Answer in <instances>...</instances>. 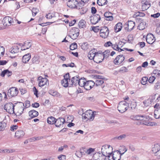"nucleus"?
I'll use <instances>...</instances> for the list:
<instances>
[{"instance_id": "obj_1", "label": "nucleus", "mask_w": 160, "mask_h": 160, "mask_svg": "<svg viewBox=\"0 0 160 160\" xmlns=\"http://www.w3.org/2000/svg\"><path fill=\"white\" fill-rule=\"evenodd\" d=\"M96 112H93L91 110H87L84 113H83L82 115V117L83 120H85L86 121L89 120L92 121L94 118Z\"/></svg>"}, {"instance_id": "obj_2", "label": "nucleus", "mask_w": 160, "mask_h": 160, "mask_svg": "<svg viewBox=\"0 0 160 160\" xmlns=\"http://www.w3.org/2000/svg\"><path fill=\"white\" fill-rule=\"evenodd\" d=\"M128 108L129 103L124 100L120 102L118 106V111L121 113L125 112Z\"/></svg>"}, {"instance_id": "obj_3", "label": "nucleus", "mask_w": 160, "mask_h": 160, "mask_svg": "<svg viewBox=\"0 0 160 160\" xmlns=\"http://www.w3.org/2000/svg\"><path fill=\"white\" fill-rule=\"evenodd\" d=\"M79 30L78 28L73 27L70 30L68 36L72 39H76L79 35Z\"/></svg>"}, {"instance_id": "obj_4", "label": "nucleus", "mask_w": 160, "mask_h": 160, "mask_svg": "<svg viewBox=\"0 0 160 160\" xmlns=\"http://www.w3.org/2000/svg\"><path fill=\"white\" fill-rule=\"evenodd\" d=\"M13 104L11 102H9L6 104L4 107V109L7 112L10 114L14 113V107Z\"/></svg>"}, {"instance_id": "obj_5", "label": "nucleus", "mask_w": 160, "mask_h": 160, "mask_svg": "<svg viewBox=\"0 0 160 160\" xmlns=\"http://www.w3.org/2000/svg\"><path fill=\"white\" fill-rule=\"evenodd\" d=\"M109 31L107 27L104 26L100 30V36L103 38H107L108 36Z\"/></svg>"}, {"instance_id": "obj_6", "label": "nucleus", "mask_w": 160, "mask_h": 160, "mask_svg": "<svg viewBox=\"0 0 160 160\" xmlns=\"http://www.w3.org/2000/svg\"><path fill=\"white\" fill-rule=\"evenodd\" d=\"M135 26L134 22L132 21H128L127 23L124 25V29L127 32H130L133 30Z\"/></svg>"}, {"instance_id": "obj_7", "label": "nucleus", "mask_w": 160, "mask_h": 160, "mask_svg": "<svg viewBox=\"0 0 160 160\" xmlns=\"http://www.w3.org/2000/svg\"><path fill=\"white\" fill-rule=\"evenodd\" d=\"M124 59L125 57L123 55H118L114 60L113 63L116 65H120L123 62Z\"/></svg>"}, {"instance_id": "obj_8", "label": "nucleus", "mask_w": 160, "mask_h": 160, "mask_svg": "<svg viewBox=\"0 0 160 160\" xmlns=\"http://www.w3.org/2000/svg\"><path fill=\"white\" fill-rule=\"evenodd\" d=\"M78 4V0H68L67 2V6L71 8H77Z\"/></svg>"}, {"instance_id": "obj_9", "label": "nucleus", "mask_w": 160, "mask_h": 160, "mask_svg": "<svg viewBox=\"0 0 160 160\" xmlns=\"http://www.w3.org/2000/svg\"><path fill=\"white\" fill-rule=\"evenodd\" d=\"M18 93V91L17 88L12 87L8 90V95L9 96L13 97L17 96Z\"/></svg>"}, {"instance_id": "obj_10", "label": "nucleus", "mask_w": 160, "mask_h": 160, "mask_svg": "<svg viewBox=\"0 0 160 160\" xmlns=\"http://www.w3.org/2000/svg\"><path fill=\"white\" fill-rule=\"evenodd\" d=\"M95 85V82L92 80H87L84 88L86 90H89L91 89Z\"/></svg>"}, {"instance_id": "obj_11", "label": "nucleus", "mask_w": 160, "mask_h": 160, "mask_svg": "<svg viewBox=\"0 0 160 160\" xmlns=\"http://www.w3.org/2000/svg\"><path fill=\"white\" fill-rule=\"evenodd\" d=\"M105 154L100 153H96L93 156L94 160H105Z\"/></svg>"}, {"instance_id": "obj_12", "label": "nucleus", "mask_w": 160, "mask_h": 160, "mask_svg": "<svg viewBox=\"0 0 160 160\" xmlns=\"http://www.w3.org/2000/svg\"><path fill=\"white\" fill-rule=\"evenodd\" d=\"M146 40L147 42L149 44H152L155 41V38L153 35L149 33L148 34L146 37Z\"/></svg>"}, {"instance_id": "obj_13", "label": "nucleus", "mask_w": 160, "mask_h": 160, "mask_svg": "<svg viewBox=\"0 0 160 160\" xmlns=\"http://www.w3.org/2000/svg\"><path fill=\"white\" fill-rule=\"evenodd\" d=\"M2 22H3L4 25L6 26H9L13 22V19L11 17L7 16L3 18Z\"/></svg>"}, {"instance_id": "obj_14", "label": "nucleus", "mask_w": 160, "mask_h": 160, "mask_svg": "<svg viewBox=\"0 0 160 160\" xmlns=\"http://www.w3.org/2000/svg\"><path fill=\"white\" fill-rule=\"evenodd\" d=\"M65 119L62 118H59L55 120V125L57 127H60L65 123Z\"/></svg>"}, {"instance_id": "obj_15", "label": "nucleus", "mask_w": 160, "mask_h": 160, "mask_svg": "<svg viewBox=\"0 0 160 160\" xmlns=\"http://www.w3.org/2000/svg\"><path fill=\"white\" fill-rule=\"evenodd\" d=\"M103 59L104 58L103 57L102 54L101 53H98L97 52V53H96V54L95 57H94L93 61L94 62L97 63H99L102 62L103 61Z\"/></svg>"}, {"instance_id": "obj_16", "label": "nucleus", "mask_w": 160, "mask_h": 160, "mask_svg": "<svg viewBox=\"0 0 160 160\" xmlns=\"http://www.w3.org/2000/svg\"><path fill=\"white\" fill-rule=\"evenodd\" d=\"M101 19V18L100 16L98 14H97L91 17L90 21L91 23L92 24H95L98 23Z\"/></svg>"}, {"instance_id": "obj_17", "label": "nucleus", "mask_w": 160, "mask_h": 160, "mask_svg": "<svg viewBox=\"0 0 160 160\" xmlns=\"http://www.w3.org/2000/svg\"><path fill=\"white\" fill-rule=\"evenodd\" d=\"M124 153V152L121 153L120 151L114 152L113 154L112 158L113 160H120L121 156Z\"/></svg>"}, {"instance_id": "obj_18", "label": "nucleus", "mask_w": 160, "mask_h": 160, "mask_svg": "<svg viewBox=\"0 0 160 160\" xmlns=\"http://www.w3.org/2000/svg\"><path fill=\"white\" fill-rule=\"evenodd\" d=\"M38 80L39 81L38 85L40 87H42L46 85L47 82H48V80L46 78H43L42 77H39L38 78Z\"/></svg>"}, {"instance_id": "obj_19", "label": "nucleus", "mask_w": 160, "mask_h": 160, "mask_svg": "<svg viewBox=\"0 0 160 160\" xmlns=\"http://www.w3.org/2000/svg\"><path fill=\"white\" fill-rule=\"evenodd\" d=\"M95 49H93L90 51L88 55V57L89 59L90 60H94V57L96 56V54L97 52H96L95 50Z\"/></svg>"}, {"instance_id": "obj_20", "label": "nucleus", "mask_w": 160, "mask_h": 160, "mask_svg": "<svg viewBox=\"0 0 160 160\" xmlns=\"http://www.w3.org/2000/svg\"><path fill=\"white\" fill-rule=\"evenodd\" d=\"M32 46V44L29 41H26L24 42L23 46L21 47V50H24L30 48Z\"/></svg>"}, {"instance_id": "obj_21", "label": "nucleus", "mask_w": 160, "mask_h": 160, "mask_svg": "<svg viewBox=\"0 0 160 160\" xmlns=\"http://www.w3.org/2000/svg\"><path fill=\"white\" fill-rule=\"evenodd\" d=\"M24 134V132L22 130H17L15 132V137L17 139H21L23 137Z\"/></svg>"}, {"instance_id": "obj_22", "label": "nucleus", "mask_w": 160, "mask_h": 160, "mask_svg": "<svg viewBox=\"0 0 160 160\" xmlns=\"http://www.w3.org/2000/svg\"><path fill=\"white\" fill-rule=\"evenodd\" d=\"M160 150V145L158 144H155L152 148V151L153 153L156 154Z\"/></svg>"}, {"instance_id": "obj_23", "label": "nucleus", "mask_w": 160, "mask_h": 160, "mask_svg": "<svg viewBox=\"0 0 160 160\" xmlns=\"http://www.w3.org/2000/svg\"><path fill=\"white\" fill-rule=\"evenodd\" d=\"M78 76H75L72 78L71 82H70V85H73L74 86H76L78 85V82L79 79Z\"/></svg>"}, {"instance_id": "obj_24", "label": "nucleus", "mask_w": 160, "mask_h": 160, "mask_svg": "<svg viewBox=\"0 0 160 160\" xmlns=\"http://www.w3.org/2000/svg\"><path fill=\"white\" fill-rule=\"evenodd\" d=\"M142 11H144L148 9L150 6V4L147 1L142 2Z\"/></svg>"}, {"instance_id": "obj_25", "label": "nucleus", "mask_w": 160, "mask_h": 160, "mask_svg": "<svg viewBox=\"0 0 160 160\" xmlns=\"http://www.w3.org/2000/svg\"><path fill=\"white\" fill-rule=\"evenodd\" d=\"M104 16L105 18H106L105 19L107 20L112 21L113 19L112 13L109 12H105L104 14Z\"/></svg>"}, {"instance_id": "obj_26", "label": "nucleus", "mask_w": 160, "mask_h": 160, "mask_svg": "<svg viewBox=\"0 0 160 160\" xmlns=\"http://www.w3.org/2000/svg\"><path fill=\"white\" fill-rule=\"evenodd\" d=\"M29 116L32 118L37 116L38 115V113L37 111L32 110L29 112Z\"/></svg>"}, {"instance_id": "obj_27", "label": "nucleus", "mask_w": 160, "mask_h": 160, "mask_svg": "<svg viewBox=\"0 0 160 160\" xmlns=\"http://www.w3.org/2000/svg\"><path fill=\"white\" fill-rule=\"evenodd\" d=\"M112 149V148L110 145H106L104 146H103L101 150H102V153H103L105 154V152H106V153H108V149L110 148Z\"/></svg>"}, {"instance_id": "obj_28", "label": "nucleus", "mask_w": 160, "mask_h": 160, "mask_svg": "<svg viewBox=\"0 0 160 160\" xmlns=\"http://www.w3.org/2000/svg\"><path fill=\"white\" fill-rule=\"evenodd\" d=\"M122 24L121 22L117 23L114 27V29L115 32H118L120 31L122 28Z\"/></svg>"}, {"instance_id": "obj_29", "label": "nucleus", "mask_w": 160, "mask_h": 160, "mask_svg": "<svg viewBox=\"0 0 160 160\" xmlns=\"http://www.w3.org/2000/svg\"><path fill=\"white\" fill-rule=\"evenodd\" d=\"M31 58V54L30 53L24 55L22 57V62L24 63H26L30 60Z\"/></svg>"}, {"instance_id": "obj_30", "label": "nucleus", "mask_w": 160, "mask_h": 160, "mask_svg": "<svg viewBox=\"0 0 160 160\" xmlns=\"http://www.w3.org/2000/svg\"><path fill=\"white\" fill-rule=\"evenodd\" d=\"M24 104L23 103V105L22 106H19L17 108V111L18 115H21L23 112L24 110Z\"/></svg>"}, {"instance_id": "obj_31", "label": "nucleus", "mask_w": 160, "mask_h": 160, "mask_svg": "<svg viewBox=\"0 0 160 160\" xmlns=\"http://www.w3.org/2000/svg\"><path fill=\"white\" fill-rule=\"evenodd\" d=\"M154 115L156 119L160 118V107L156 108L154 112Z\"/></svg>"}, {"instance_id": "obj_32", "label": "nucleus", "mask_w": 160, "mask_h": 160, "mask_svg": "<svg viewBox=\"0 0 160 160\" xmlns=\"http://www.w3.org/2000/svg\"><path fill=\"white\" fill-rule=\"evenodd\" d=\"M12 74V72L6 69L2 71L1 75L2 77H4L5 75H7L8 76H9Z\"/></svg>"}, {"instance_id": "obj_33", "label": "nucleus", "mask_w": 160, "mask_h": 160, "mask_svg": "<svg viewBox=\"0 0 160 160\" xmlns=\"http://www.w3.org/2000/svg\"><path fill=\"white\" fill-rule=\"evenodd\" d=\"M19 48L17 46L15 45L11 48L10 52L11 53H16L18 52L19 51Z\"/></svg>"}, {"instance_id": "obj_34", "label": "nucleus", "mask_w": 160, "mask_h": 160, "mask_svg": "<svg viewBox=\"0 0 160 160\" xmlns=\"http://www.w3.org/2000/svg\"><path fill=\"white\" fill-rule=\"evenodd\" d=\"M56 119L54 117L52 116H51L48 118L47 119V122L48 123L50 124H55Z\"/></svg>"}, {"instance_id": "obj_35", "label": "nucleus", "mask_w": 160, "mask_h": 160, "mask_svg": "<svg viewBox=\"0 0 160 160\" xmlns=\"http://www.w3.org/2000/svg\"><path fill=\"white\" fill-rule=\"evenodd\" d=\"M78 85L81 87H84L87 80L84 78L79 79Z\"/></svg>"}, {"instance_id": "obj_36", "label": "nucleus", "mask_w": 160, "mask_h": 160, "mask_svg": "<svg viewBox=\"0 0 160 160\" xmlns=\"http://www.w3.org/2000/svg\"><path fill=\"white\" fill-rule=\"evenodd\" d=\"M61 83L62 86L65 87H67L70 83L69 81L67 79H63L61 81Z\"/></svg>"}, {"instance_id": "obj_37", "label": "nucleus", "mask_w": 160, "mask_h": 160, "mask_svg": "<svg viewBox=\"0 0 160 160\" xmlns=\"http://www.w3.org/2000/svg\"><path fill=\"white\" fill-rule=\"evenodd\" d=\"M152 102V100L150 98L145 100L143 102V104L144 106L147 107L151 104Z\"/></svg>"}, {"instance_id": "obj_38", "label": "nucleus", "mask_w": 160, "mask_h": 160, "mask_svg": "<svg viewBox=\"0 0 160 160\" xmlns=\"http://www.w3.org/2000/svg\"><path fill=\"white\" fill-rule=\"evenodd\" d=\"M107 3V0H98L97 1V4L100 6L106 4Z\"/></svg>"}, {"instance_id": "obj_39", "label": "nucleus", "mask_w": 160, "mask_h": 160, "mask_svg": "<svg viewBox=\"0 0 160 160\" xmlns=\"http://www.w3.org/2000/svg\"><path fill=\"white\" fill-rule=\"evenodd\" d=\"M86 22L84 20H80L78 23V26L80 28H83L85 27Z\"/></svg>"}, {"instance_id": "obj_40", "label": "nucleus", "mask_w": 160, "mask_h": 160, "mask_svg": "<svg viewBox=\"0 0 160 160\" xmlns=\"http://www.w3.org/2000/svg\"><path fill=\"white\" fill-rule=\"evenodd\" d=\"M32 61L33 63H38L39 62V57L37 56H35L32 59Z\"/></svg>"}, {"instance_id": "obj_41", "label": "nucleus", "mask_w": 160, "mask_h": 160, "mask_svg": "<svg viewBox=\"0 0 160 160\" xmlns=\"http://www.w3.org/2000/svg\"><path fill=\"white\" fill-rule=\"evenodd\" d=\"M145 116L143 115H137L134 117V119L137 120H142Z\"/></svg>"}, {"instance_id": "obj_42", "label": "nucleus", "mask_w": 160, "mask_h": 160, "mask_svg": "<svg viewBox=\"0 0 160 160\" xmlns=\"http://www.w3.org/2000/svg\"><path fill=\"white\" fill-rule=\"evenodd\" d=\"M111 152H108V153H106L105 157V160H113L112 156H110V155H111Z\"/></svg>"}, {"instance_id": "obj_43", "label": "nucleus", "mask_w": 160, "mask_h": 160, "mask_svg": "<svg viewBox=\"0 0 160 160\" xmlns=\"http://www.w3.org/2000/svg\"><path fill=\"white\" fill-rule=\"evenodd\" d=\"M110 51L109 50H107L104 52L102 54L103 58H107L109 55Z\"/></svg>"}, {"instance_id": "obj_44", "label": "nucleus", "mask_w": 160, "mask_h": 160, "mask_svg": "<svg viewBox=\"0 0 160 160\" xmlns=\"http://www.w3.org/2000/svg\"><path fill=\"white\" fill-rule=\"evenodd\" d=\"M81 47L82 49L86 50L88 48V45L87 42H85L82 43Z\"/></svg>"}, {"instance_id": "obj_45", "label": "nucleus", "mask_w": 160, "mask_h": 160, "mask_svg": "<svg viewBox=\"0 0 160 160\" xmlns=\"http://www.w3.org/2000/svg\"><path fill=\"white\" fill-rule=\"evenodd\" d=\"M103 80V79L96 80L95 82V85L96 86L101 85L104 83V81Z\"/></svg>"}, {"instance_id": "obj_46", "label": "nucleus", "mask_w": 160, "mask_h": 160, "mask_svg": "<svg viewBox=\"0 0 160 160\" xmlns=\"http://www.w3.org/2000/svg\"><path fill=\"white\" fill-rule=\"evenodd\" d=\"M128 42L129 43H132L133 40V35L132 34L129 35L127 37Z\"/></svg>"}, {"instance_id": "obj_47", "label": "nucleus", "mask_w": 160, "mask_h": 160, "mask_svg": "<svg viewBox=\"0 0 160 160\" xmlns=\"http://www.w3.org/2000/svg\"><path fill=\"white\" fill-rule=\"evenodd\" d=\"M4 48L3 46H0V59L1 57H2L4 54Z\"/></svg>"}, {"instance_id": "obj_48", "label": "nucleus", "mask_w": 160, "mask_h": 160, "mask_svg": "<svg viewBox=\"0 0 160 160\" xmlns=\"http://www.w3.org/2000/svg\"><path fill=\"white\" fill-rule=\"evenodd\" d=\"M128 71V69L125 67H122L118 71L119 72L124 73L127 72Z\"/></svg>"}, {"instance_id": "obj_49", "label": "nucleus", "mask_w": 160, "mask_h": 160, "mask_svg": "<svg viewBox=\"0 0 160 160\" xmlns=\"http://www.w3.org/2000/svg\"><path fill=\"white\" fill-rule=\"evenodd\" d=\"M148 80V78L146 77H143L142 78L141 80V83L142 84L144 85L146 84Z\"/></svg>"}, {"instance_id": "obj_50", "label": "nucleus", "mask_w": 160, "mask_h": 160, "mask_svg": "<svg viewBox=\"0 0 160 160\" xmlns=\"http://www.w3.org/2000/svg\"><path fill=\"white\" fill-rule=\"evenodd\" d=\"M49 92L50 94L54 96H58L59 94L57 92L54 91L53 90L49 91Z\"/></svg>"}, {"instance_id": "obj_51", "label": "nucleus", "mask_w": 160, "mask_h": 160, "mask_svg": "<svg viewBox=\"0 0 160 160\" xmlns=\"http://www.w3.org/2000/svg\"><path fill=\"white\" fill-rule=\"evenodd\" d=\"M77 45L76 43H74L71 44L70 46V49L71 50H74L77 48Z\"/></svg>"}, {"instance_id": "obj_52", "label": "nucleus", "mask_w": 160, "mask_h": 160, "mask_svg": "<svg viewBox=\"0 0 160 160\" xmlns=\"http://www.w3.org/2000/svg\"><path fill=\"white\" fill-rule=\"evenodd\" d=\"M64 79H67V80H69L70 82L71 77L70 76L69 73H67L65 75H64Z\"/></svg>"}, {"instance_id": "obj_53", "label": "nucleus", "mask_w": 160, "mask_h": 160, "mask_svg": "<svg viewBox=\"0 0 160 160\" xmlns=\"http://www.w3.org/2000/svg\"><path fill=\"white\" fill-rule=\"evenodd\" d=\"M38 11V9L35 8H33L32 11V16H35Z\"/></svg>"}, {"instance_id": "obj_54", "label": "nucleus", "mask_w": 160, "mask_h": 160, "mask_svg": "<svg viewBox=\"0 0 160 160\" xmlns=\"http://www.w3.org/2000/svg\"><path fill=\"white\" fill-rule=\"evenodd\" d=\"M54 15L52 13H48L46 16V18H47L51 19L52 18L54 17Z\"/></svg>"}, {"instance_id": "obj_55", "label": "nucleus", "mask_w": 160, "mask_h": 160, "mask_svg": "<svg viewBox=\"0 0 160 160\" xmlns=\"http://www.w3.org/2000/svg\"><path fill=\"white\" fill-rule=\"evenodd\" d=\"M12 152L8 149H6L5 150H0V152H4V153H8Z\"/></svg>"}, {"instance_id": "obj_56", "label": "nucleus", "mask_w": 160, "mask_h": 160, "mask_svg": "<svg viewBox=\"0 0 160 160\" xmlns=\"http://www.w3.org/2000/svg\"><path fill=\"white\" fill-rule=\"evenodd\" d=\"M6 124L5 123H2L0 122V129H1V130H3L4 129V128L6 127Z\"/></svg>"}, {"instance_id": "obj_57", "label": "nucleus", "mask_w": 160, "mask_h": 160, "mask_svg": "<svg viewBox=\"0 0 160 160\" xmlns=\"http://www.w3.org/2000/svg\"><path fill=\"white\" fill-rule=\"evenodd\" d=\"M153 73L154 74L157 75L158 77H159L160 76V71L158 70H154L153 72Z\"/></svg>"}, {"instance_id": "obj_58", "label": "nucleus", "mask_w": 160, "mask_h": 160, "mask_svg": "<svg viewBox=\"0 0 160 160\" xmlns=\"http://www.w3.org/2000/svg\"><path fill=\"white\" fill-rule=\"evenodd\" d=\"M86 153H87L88 154H89L92 152H93L94 151V149H92V148H90L88 149H86Z\"/></svg>"}, {"instance_id": "obj_59", "label": "nucleus", "mask_w": 160, "mask_h": 160, "mask_svg": "<svg viewBox=\"0 0 160 160\" xmlns=\"http://www.w3.org/2000/svg\"><path fill=\"white\" fill-rule=\"evenodd\" d=\"M58 158L60 160H65L66 159V156L61 155L58 157Z\"/></svg>"}, {"instance_id": "obj_60", "label": "nucleus", "mask_w": 160, "mask_h": 160, "mask_svg": "<svg viewBox=\"0 0 160 160\" xmlns=\"http://www.w3.org/2000/svg\"><path fill=\"white\" fill-rule=\"evenodd\" d=\"M86 149L83 148L80 149L79 152H80L82 155H84L85 153H86Z\"/></svg>"}, {"instance_id": "obj_61", "label": "nucleus", "mask_w": 160, "mask_h": 160, "mask_svg": "<svg viewBox=\"0 0 160 160\" xmlns=\"http://www.w3.org/2000/svg\"><path fill=\"white\" fill-rule=\"evenodd\" d=\"M94 77L96 79H98V80H102V79H103L104 78V77H103V76L99 75H94Z\"/></svg>"}, {"instance_id": "obj_62", "label": "nucleus", "mask_w": 160, "mask_h": 160, "mask_svg": "<svg viewBox=\"0 0 160 160\" xmlns=\"http://www.w3.org/2000/svg\"><path fill=\"white\" fill-rule=\"evenodd\" d=\"M112 43L110 41L107 42L105 43L104 44V46L105 47H108L110 46H112Z\"/></svg>"}, {"instance_id": "obj_63", "label": "nucleus", "mask_w": 160, "mask_h": 160, "mask_svg": "<svg viewBox=\"0 0 160 160\" xmlns=\"http://www.w3.org/2000/svg\"><path fill=\"white\" fill-rule=\"evenodd\" d=\"M155 78L154 77H150L148 80V81L150 83H152L154 81Z\"/></svg>"}, {"instance_id": "obj_64", "label": "nucleus", "mask_w": 160, "mask_h": 160, "mask_svg": "<svg viewBox=\"0 0 160 160\" xmlns=\"http://www.w3.org/2000/svg\"><path fill=\"white\" fill-rule=\"evenodd\" d=\"M156 32L158 34H160V25H159L157 28Z\"/></svg>"}]
</instances>
